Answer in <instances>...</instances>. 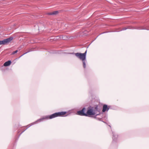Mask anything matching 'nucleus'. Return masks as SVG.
<instances>
[{
    "label": "nucleus",
    "instance_id": "obj_1",
    "mask_svg": "<svg viewBox=\"0 0 149 149\" xmlns=\"http://www.w3.org/2000/svg\"><path fill=\"white\" fill-rule=\"evenodd\" d=\"M66 113V112H61L56 113L49 116H46L44 119H51L57 117L63 116Z\"/></svg>",
    "mask_w": 149,
    "mask_h": 149
},
{
    "label": "nucleus",
    "instance_id": "obj_2",
    "mask_svg": "<svg viewBox=\"0 0 149 149\" xmlns=\"http://www.w3.org/2000/svg\"><path fill=\"white\" fill-rule=\"evenodd\" d=\"M87 53V50L84 53H74L75 56L77 57L78 58L82 60V61H84L86 59V56Z\"/></svg>",
    "mask_w": 149,
    "mask_h": 149
},
{
    "label": "nucleus",
    "instance_id": "obj_3",
    "mask_svg": "<svg viewBox=\"0 0 149 149\" xmlns=\"http://www.w3.org/2000/svg\"><path fill=\"white\" fill-rule=\"evenodd\" d=\"M97 111L96 109H90L87 110L86 112V116H90L92 115H94L95 114L98 115L97 114Z\"/></svg>",
    "mask_w": 149,
    "mask_h": 149
},
{
    "label": "nucleus",
    "instance_id": "obj_4",
    "mask_svg": "<svg viewBox=\"0 0 149 149\" xmlns=\"http://www.w3.org/2000/svg\"><path fill=\"white\" fill-rule=\"evenodd\" d=\"M13 39V38L12 37H10L2 41H0V45L6 44L10 42Z\"/></svg>",
    "mask_w": 149,
    "mask_h": 149
},
{
    "label": "nucleus",
    "instance_id": "obj_5",
    "mask_svg": "<svg viewBox=\"0 0 149 149\" xmlns=\"http://www.w3.org/2000/svg\"><path fill=\"white\" fill-rule=\"evenodd\" d=\"M86 109L84 108L81 110L78 111L77 114L80 116H86Z\"/></svg>",
    "mask_w": 149,
    "mask_h": 149
},
{
    "label": "nucleus",
    "instance_id": "obj_6",
    "mask_svg": "<svg viewBox=\"0 0 149 149\" xmlns=\"http://www.w3.org/2000/svg\"><path fill=\"white\" fill-rule=\"evenodd\" d=\"M108 109L109 108H108L107 105L105 104L103 105L102 109V111L103 112H104L108 110Z\"/></svg>",
    "mask_w": 149,
    "mask_h": 149
},
{
    "label": "nucleus",
    "instance_id": "obj_7",
    "mask_svg": "<svg viewBox=\"0 0 149 149\" xmlns=\"http://www.w3.org/2000/svg\"><path fill=\"white\" fill-rule=\"evenodd\" d=\"M11 63V62L10 61H8L5 62L3 64V65L5 66H9L10 65Z\"/></svg>",
    "mask_w": 149,
    "mask_h": 149
},
{
    "label": "nucleus",
    "instance_id": "obj_8",
    "mask_svg": "<svg viewBox=\"0 0 149 149\" xmlns=\"http://www.w3.org/2000/svg\"><path fill=\"white\" fill-rule=\"evenodd\" d=\"M58 13V11H56L52 12L50 13H48L49 15H56Z\"/></svg>",
    "mask_w": 149,
    "mask_h": 149
},
{
    "label": "nucleus",
    "instance_id": "obj_9",
    "mask_svg": "<svg viewBox=\"0 0 149 149\" xmlns=\"http://www.w3.org/2000/svg\"><path fill=\"white\" fill-rule=\"evenodd\" d=\"M83 61V67L84 68H85L86 67V64H85V62L84 61Z\"/></svg>",
    "mask_w": 149,
    "mask_h": 149
},
{
    "label": "nucleus",
    "instance_id": "obj_10",
    "mask_svg": "<svg viewBox=\"0 0 149 149\" xmlns=\"http://www.w3.org/2000/svg\"><path fill=\"white\" fill-rule=\"evenodd\" d=\"M18 51L17 50H16L15 51H14L12 52V54H14L16 53H17L18 52Z\"/></svg>",
    "mask_w": 149,
    "mask_h": 149
},
{
    "label": "nucleus",
    "instance_id": "obj_11",
    "mask_svg": "<svg viewBox=\"0 0 149 149\" xmlns=\"http://www.w3.org/2000/svg\"><path fill=\"white\" fill-rule=\"evenodd\" d=\"M26 53H25V54H26ZM25 54V53L24 54Z\"/></svg>",
    "mask_w": 149,
    "mask_h": 149
}]
</instances>
